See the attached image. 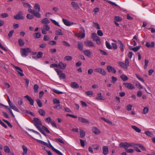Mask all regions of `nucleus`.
<instances>
[{
	"instance_id": "nucleus-1",
	"label": "nucleus",
	"mask_w": 155,
	"mask_h": 155,
	"mask_svg": "<svg viewBox=\"0 0 155 155\" xmlns=\"http://www.w3.org/2000/svg\"><path fill=\"white\" fill-rule=\"evenodd\" d=\"M31 52V50L29 48H21L20 49V52L22 56L25 57L28 55V53Z\"/></svg>"
},
{
	"instance_id": "nucleus-2",
	"label": "nucleus",
	"mask_w": 155,
	"mask_h": 155,
	"mask_svg": "<svg viewBox=\"0 0 155 155\" xmlns=\"http://www.w3.org/2000/svg\"><path fill=\"white\" fill-rule=\"evenodd\" d=\"M33 123L38 129L41 128L40 127L42 126V124L40 120L38 118H34L33 119Z\"/></svg>"
},
{
	"instance_id": "nucleus-3",
	"label": "nucleus",
	"mask_w": 155,
	"mask_h": 155,
	"mask_svg": "<svg viewBox=\"0 0 155 155\" xmlns=\"http://www.w3.org/2000/svg\"><path fill=\"white\" fill-rule=\"evenodd\" d=\"M14 18L16 20L23 19L24 17L23 16V12L20 11L14 16Z\"/></svg>"
},
{
	"instance_id": "nucleus-4",
	"label": "nucleus",
	"mask_w": 155,
	"mask_h": 155,
	"mask_svg": "<svg viewBox=\"0 0 155 155\" xmlns=\"http://www.w3.org/2000/svg\"><path fill=\"white\" fill-rule=\"evenodd\" d=\"M50 28V26L48 25H44L43 27L41 28L42 33L43 34H47L46 31H48Z\"/></svg>"
},
{
	"instance_id": "nucleus-5",
	"label": "nucleus",
	"mask_w": 155,
	"mask_h": 155,
	"mask_svg": "<svg viewBox=\"0 0 155 155\" xmlns=\"http://www.w3.org/2000/svg\"><path fill=\"white\" fill-rule=\"evenodd\" d=\"M94 71L96 72L100 73L103 75H106V71L103 69L100 68H97L94 69Z\"/></svg>"
},
{
	"instance_id": "nucleus-6",
	"label": "nucleus",
	"mask_w": 155,
	"mask_h": 155,
	"mask_svg": "<svg viewBox=\"0 0 155 155\" xmlns=\"http://www.w3.org/2000/svg\"><path fill=\"white\" fill-rule=\"evenodd\" d=\"M49 143L48 147H50L54 152L58 154L59 155H63L62 153L58 150L55 149L51 144L49 140H48Z\"/></svg>"
},
{
	"instance_id": "nucleus-7",
	"label": "nucleus",
	"mask_w": 155,
	"mask_h": 155,
	"mask_svg": "<svg viewBox=\"0 0 155 155\" xmlns=\"http://www.w3.org/2000/svg\"><path fill=\"white\" fill-rule=\"evenodd\" d=\"M15 69L16 70V71L18 73V75L21 77H23L24 76L23 74V71L22 69L20 67L18 66H15Z\"/></svg>"
},
{
	"instance_id": "nucleus-8",
	"label": "nucleus",
	"mask_w": 155,
	"mask_h": 155,
	"mask_svg": "<svg viewBox=\"0 0 155 155\" xmlns=\"http://www.w3.org/2000/svg\"><path fill=\"white\" fill-rule=\"evenodd\" d=\"M62 21L64 24L67 26H70L75 24L73 22L69 21L67 19L64 18L62 19Z\"/></svg>"
},
{
	"instance_id": "nucleus-9",
	"label": "nucleus",
	"mask_w": 155,
	"mask_h": 155,
	"mask_svg": "<svg viewBox=\"0 0 155 155\" xmlns=\"http://www.w3.org/2000/svg\"><path fill=\"white\" fill-rule=\"evenodd\" d=\"M107 69L109 72H112L114 74L116 73V71L115 69L113 67L110 65H108L107 66Z\"/></svg>"
},
{
	"instance_id": "nucleus-10",
	"label": "nucleus",
	"mask_w": 155,
	"mask_h": 155,
	"mask_svg": "<svg viewBox=\"0 0 155 155\" xmlns=\"http://www.w3.org/2000/svg\"><path fill=\"white\" fill-rule=\"evenodd\" d=\"M24 97L28 101L30 105H33L34 101L33 99L30 97L28 95L25 96Z\"/></svg>"
},
{
	"instance_id": "nucleus-11",
	"label": "nucleus",
	"mask_w": 155,
	"mask_h": 155,
	"mask_svg": "<svg viewBox=\"0 0 155 155\" xmlns=\"http://www.w3.org/2000/svg\"><path fill=\"white\" fill-rule=\"evenodd\" d=\"M84 44L86 46L88 47L94 46V44L91 41H85L84 42Z\"/></svg>"
},
{
	"instance_id": "nucleus-12",
	"label": "nucleus",
	"mask_w": 155,
	"mask_h": 155,
	"mask_svg": "<svg viewBox=\"0 0 155 155\" xmlns=\"http://www.w3.org/2000/svg\"><path fill=\"white\" fill-rule=\"evenodd\" d=\"M123 85H124L125 87L130 89H133L135 88L134 86L130 83H124Z\"/></svg>"
},
{
	"instance_id": "nucleus-13",
	"label": "nucleus",
	"mask_w": 155,
	"mask_h": 155,
	"mask_svg": "<svg viewBox=\"0 0 155 155\" xmlns=\"http://www.w3.org/2000/svg\"><path fill=\"white\" fill-rule=\"evenodd\" d=\"M58 65V67L63 70L67 66L65 63H64L62 61L59 62Z\"/></svg>"
},
{
	"instance_id": "nucleus-14",
	"label": "nucleus",
	"mask_w": 155,
	"mask_h": 155,
	"mask_svg": "<svg viewBox=\"0 0 155 155\" xmlns=\"http://www.w3.org/2000/svg\"><path fill=\"white\" fill-rule=\"evenodd\" d=\"M71 4L73 8L75 10H77L79 8L78 4L75 2H72Z\"/></svg>"
},
{
	"instance_id": "nucleus-15",
	"label": "nucleus",
	"mask_w": 155,
	"mask_h": 155,
	"mask_svg": "<svg viewBox=\"0 0 155 155\" xmlns=\"http://www.w3.org/2000/svg\"><path fill=\"white\" fill-rule=\"evenodd\" d=\"M43 53L41 52H39L38 53V54L36 56H33L32 58L35 59L37 60L38 58H41L43 55Z\"/></svg>"
},
{
	"instance_id": "nucleus-16",
	"label": "nucleus",
	"mask_w": 155,
	"mask_h": 155,
	"mask_svg": "<svg viewBox=\"0 0 155 155\" xmlns=\"http://www.w3.org/2000/svg\"><path fill=\"white\" fill-rule=\"evenodd\" d=\"M79 121L82 123H86L87 124L89 123V121L81 117H78Z\"/></svg>"
},
{
	"instance_id": "nucleus-17",
	"label": "nucleus",
	"mask_w": 155,
	"mask_h": 155,
	"mask_svg": "<svg viewBox=\"0 0 155 155\" xmlns=\"http://www.w3.org/2000/svg\"><path fill=\"white\" fill-rule=\"evenodd\" d=\"M155 44L153 41H152L150 43L148 42H146V46L148 48H153Z\"/></svg>"
},
{
	"instance_id": "nucleus-18",
	"label": "nucleus",
	"mask_w": 155,
	"mask_h": 155,
	"mask_svg": "<svg viewBox=\"0 0 155 155\" xmlns=\"http://www.w3.org/2000/svg\"><path fill=\"white\" fill-rule=\"evenodd\" d=\"M84 54L85 56L88 57H90L91 54V52L88 50H86L83 51Z\"/></svg>"
},
{
	"instance_id": "nucleus-19",
	"label": "nucleus",
	"mask_w": 155,
	"mask_h": 155,
	"mask_svg": "<svg viewBox=\"0 0 155 155\" xmlns=\"http://www.w3.org/2000/svg\"><path fill=\"white\" fill-rule=\"evenodd\" d=\"M92 132L96 134H99L100 133V131L96 127H93L92 129Z\"/></svg>"
},
{
	"instance_id": "nucleus-20",
	"label": "nucleus",
	"mask_w": 155,
	"mask_h": 155,
	"mask_svg": "<svg viewBox=\"0 0 155 155\" xmlns=\"http://www.w3.org/2000/svg\"><path fill=\"white\" fill-rule=\"evenodd\" d=\"M103 150V153L104 155H106L107 154L108 151V148L107 146H104L102 148Z\"/></svg>"
},
{
	"instance_id": "nucleus-21",
	"label": "nucleus",
	"mask_w": 155,
	"mask_h": 155,
	"mask_svg": "<svg viewBox=\"0 0 155 155\" xmlns=\"http://www.w3.org/2000/svg\"><path fill=\"white\" fill-rule=\"evenodd\" d=\"M31 137L32 138L34 139L35 140H36V141L38 142H39L41 143V144L44 145L47 147H48V144L47 143L45 142L44 141H42L41 140L38 139H36Z\"/></svg>"
},
{
	"instance_id": "nucleus-22",
	"label": "nucleus",
	"mask_w": 155,
	"mask_h": 155,
	"mask_svg": "<svg viewBox=\"0 0 155 155\" xmlns=\"http://www.w3.org/2000/svg\"><path fill=\"white\" fill-rule=\"evenodd\" d=\"M78 49L81 51H83V45L82 42H78Z\"/></svg>"
},
{
	"instance_id": "nucleus-23",
	"label": "nucleus",
	"mask_w": 155,
	"mask_h": 155,
	"mask_svg": "<svg viewBox=\"0 0 155 155\" xmlns=\"http://www.w3.org/2000/svg\"><path fill=\"white\" fill-rule=\"evenodd\" d=\"M117 41L119 45V48L120 50L122 51H124V48L123 44L120 40H118Z\"/></svg>"
},
{
	"instance_id": "nucleus-24",
	"label": "nucleus",
	"mask_w": 155,
	"mask_h": 155,
	"mask_svg": "<svg viewBox=\"0 0 155 155\" xmlns=\"http://www.w3.org/2000/svg\"><path fill=\"white\" fill-rule=\"evenodd\" d=\"M119 146L120 147L124 148L125 149V150L127 149V144H125V142L124 143H120L119 144Z\"/></svg>"
},
{
	"instance_id": "nucleus-25",
	"label": "nucleus",
	"mask_w": 155,
	"mask_h": 155,
	"mask_svg": "<svg viewBox=\"0 0 155 155\" xmlns=\"http://www.w3.org/2000/svg\"><path fill=\"white\" fill-rule=\"evenodd\" d=\"M71 87L73 88H77L79 87L78 84L76 82H72L71 84Z\"/></svg>"
},
{
	"instance_id": "nucleus-26",
	"label": "nucleus",
	"mask_w": 155,
	"mask_h": 155,
	"mask_svg": "<svg viewBox=\"0 0 155 155\" xmlns=\"http://www.w3.org/2000/svg\"><path fill=\"white\" fill-rule=\"evenodd\" d=\"M22 149L23 150V153L22 155H25L27 154L28 149L24 145H22Z\"/></svg>"
},
{
	"instance_id": "nucleus-27",
	"label": "nucleus",
	"mask_w": 155,
	"mask_h": 155,
	"mask_svg": "<svg viewBox=\"0 0 155 155\" xmlns=\"http://www.w3.org/2000/svg\"><path fill=\"white\" fill-rule=\"evenodd\" d=\"M131 127L137 133H140L141 132V130L138 127L132 125L131 126Z\"/></svg>"
},
{
	"instance_id": "nucleus-28",
	"label": "nucleus",
	"mask_w": 155,
	"mask_h": 155,
	"mask_svg": "<svg viewBox=\"0 0 155 155\" xmlns=\"http://www.w3.org/2000/svg\"><path fill=\"white\" fill-rule=\"evenodd\" d=\"M97 95L98 96L96 97V99L101 100H104L105 99L104 97L101 96V93L97 94Z\"/></svg>"
},
{
	"instance_id": "nucleus-29",
	"label": "nucleus",
	"mask_w": 155,
	"mask_h": 155,
	"mask_svg": "<svg viewBox=\"0 0 155 155\" xmlns=\"http://www.w3.org/2000/svg\"><path fill=\"white\" fill-rule=\"evenodd\" d=\"M38 12H36V11L33 13V14L37 18H40L41 17V15Z\"/></svg>"
},
{
	"instance_id": "nucleus-30",
	"label": "nucleus",
	"mask_w": 155,
	"mask_h": 155,
	"mask_svg": "<svg viewBox=\"0 0 155 155\" xmlns=\"http://www.w3.org/2000/svg\"><path fill=\"white\" fill-rule=\"evenodd\" d=\"M118 64L122 68H124V69H127V68L126 66V64H125L124 63V62L119 61L118 62Z\"/></svg>"
},
{
	"instance_id": "nucleus-31",
	"label": "nucleus",
	"mask_w": 155,
	"mask_h": 155,
	"mask_svg": "<svg viewBox=\"0 0 155 155\" xmlns=\"http://www.w3.org/2000/svg\"><path fill=\"white\" fill-rule=\"evenodd\" d=\"M41 22L43 24H47L50 23V21L47 18H45L42 19Z\"/></svg>"
},
{
	"instance_id": "nucleus-32",
	"label": "nucleus",
	"mask_w": 155,
	"mask_h": 155,
	"mask_svg": "<svg viewBox=\"0 0 155 155\" xmlns=\"http://www.w3.org/2000/svg\"><path fill=\"white\" fill-rule=\"evenodd\" d=\"M79 132L80 135V137L81 138H83L85 137V133L84 131L82 130L81 129H79Z\"/></svg>"
},
{
	"instance_id": "nucleus-33",
	"label": "nucleus",
	"mask_w": 155,
	"mask_h": 155,
	"mask_svg": "<svg viewBox=\"0 0 155 155\" xmlns=\"http://www.w3.org/2000/svg\"><path fill=\"white\" fill-rule=\"evenodd\" d=\"M34 9L36 11L40 12V8L39 5L37 3L35 4L34 6Z\"/></svg>"
},
{
	"instance_id": "nucleus-34",
	"label": "nucleus",
	"mask_w": 155,
	"mask_h": 155,
	"mask_svg": "<svg viewBox=\"0 0 155 155\" xmlns=\"http://www.w3.org/2000/svg\"><path fill=\"white\" fill-rule=\"evenodd\" d=\"M101 119L104 121L105 122H107V123H108V124L112 125H113V123L110 120H109L107 119H105L104 117H102L101 118Z\"/></svg>"
},
{
	"instance_id": "nucleus-35",
	"label": "nucleus",
	"mask_w": 155,
	"mask_h": 155,
	"mask_svg": "<svg viewBox=\"0 0 155 155\" xmlns=\"http://www.w3.org/2000/svg\"><path fill=\"white\" fill-rule=\"evenodd\" d=\"M33 36L36 38H39L41 37V34L39 32H36L33 34Z\"/></svg>"
},
{
	"instance_id": "nucleus-36",
	"label": "nucleus",
	"mask_w": 155,
	"mask_h": 155,
	"mask_svg": "<svg viewBox=\"0 0 155 155\" xmlns=\"http://www.w3.org/2000/svg\"><path fill=\"white\" fill-rule=\"evenodd\" d=\"M18 43L19 45L20 46H23L25 44V43L23 40L22 39H19L18 40Z\"/></svg>"
},
{
	"instance_id": "nucleus-37",
	"label": "nucleus",
	"mask_w": 155,
	"mask_h": 155,
	"mask_svg": "<svg viewBox=\"0 0 155 155\" xmlns=\"http://www.w3.org/2000/svg\"><path fill=\"white\" fill-rule=\"evenodd\" d=\"M129 48L131 50H132L134 52H136L140 48V46H137L136 47L132 48H130V47H129Z\"/></svg>"
},
{
	"instance_id": "nucleus-38",
	"label": "nucleus",
	"mask_w": 155,
	"mask_h": 155,
	"mask_svg": "<svg viewBox=\"0 0 155 155\" xmlns=\"http://www.w3.org/2000/svg\"><path fill=\"white\" fill-rule=\"evenodd\" d=\"M124 81H127L128 78L127 76L124 74H122L120 77Z\"/></svg>"
},
{
	"instance_id": "nucleus-39",
	"label": "nucleus",
	"mask_w": 155,
	"mask_h": 155,
	"mask_svg": "<svg viewBox=\"0 0 155 155\" xmlns=\"http://www.w3.org/2000/svg\"><path fill=\"white\" fill-rule=\"evenodd\" d=\"M135 84L136 86L138 87L140 89H142L143 88L142 86L137 81H135Z\"/></svg>"
},
{
	"instance_id": "nucleus-40",
	"label": "nucleus",
	"mask_w": 155,
	"mask_h": 155,
	"mask_svg": "<svg viewBox=\"0 0 155 155\" xmlns=\"http://www.w3.org/2000/svg\"><path fill=\"white\" fill-rule=\"evenodd\" d=\"M38 88L39 86L37 84H35L34 85L33 88L35 92L37 93L38 92Z\"/></svg>"
},
{
	"instance_id": "nucleus-41",
	"label": "nucleus",
	"mask_w": 155,
	"mask_h": 155,
	"mask_svg": "<svg viewBox=\"0 0 155 155\" xmlns=\"http://www.w3.org/2000/svg\"><path fill=\"white\" fill-rule=\"evenodd\" d=\"M4 149L5 152L6 153H9L10 152V149L8 146H5L4 147Z\"/></svg>"
},
{
	"instance_id": "nucleus-42",
	"label": "nucleus",
	"mask_w": 155,
	"mask_h": 155,
	"mask_svg": "<svg viewBox=\"0 0 155 155\" xmlns=\"http://www.w3.org/2000/svg\"><path fill=\"white\" fill-rule=\"evenodd\" d=\"M36 101L39 107H42V104L40 99H37L36 100Z\"/></svg>"
},
{
	"instance_id": "nucleus-43",
	"label": "nucleus",
	"mask_w": 155,
	"mask_h": 155,
	"mask_svg": "<svg viewBox=\"0 0 155 155\" xmlns=\"http://www.w3.org/2000/svg\"><path fill=\"white\" fill-rule=\"evenodd\" d=\"M125 144H127V148L130 147H134L135 144L133 143H129L127 142H125Z\"/></svg>"
},
{
	"instance_id": "nucleus-44",
	"label": "nucleus",
	"mask_w": 155,
	"mask_h": 155,
	"mask_svg": "<svg viewBox=\"0 0 155 155\" xmlns=\"http://www.w3.org/2000/svg\"><path fill=\"white\" fill-rule=\"evenodd\" d=\"M38 113L42 116H44L45 115V112L42 109H40L38 110Z\"/></svg>"
},
{
	"instance_id": "nucleus-45",
	"label": "nucleus",
	"mask_w": 155,
	"mask_h": 155,
	"mask_svg": "<svg viewBox=\"0 0 155 155\" xmlns=\"http://www.w3.org/2000/svg\"><path fill=\"white\" fill-rule=\"evenodd\" d=\"M64 59L67 61H70L72 60V57L71 56H66L64 57Z\"/></svg>"
},
{
	"instance_id": "nucleus-46",
	"label": "nucleus",
	"mask_w": 155,
	"mask_h": 155,
	"mask_svg": "<svg viewBox=\"0 0 155 155\" xmlns=\"http://www.w3.org/2000/svg\"><path fill=\"white\" fill-rule=\"evenodd\" d=\"M23 4L25 8H31V5L28 3L23 2Z\"/></svg>"
},
{
	"instance_id": "nucleus-47",
	"label": "nucleus",
	"mask_w": 155,
	"mask_h": 155,
	"mask_svg": "<svg viewBox=\"0 0 155 155\" xmlns=\"http://www.w3.org/2000/svg\"><path fill=\"white\" fill-rule=\"evenodd\" d=\"M94 41H96L97 44L99 45L101 43V41L100 38L98 37L97 38H95Z\"/></svg>"
},
{
	"instance_id": "nucleus-48",
	"label": "nucleus",
	"mask_w": 155,
	"mask_h": 155,
	"mask_svg": "<svg viewBox=\"0 0 155 155\" xmlns=\"http://www.w3.org/2000/svg\"><path fill=\"white\" fill-rule=\"evenodd\" d=\"M105 45L107 48L110 49H112V47L108 43L107 41H106L105 42Z\"/></svg>"
},
{
	"instance_id": "nucleus-49",
	"label": "nucleus",
	"mask_w": 155,
	"mask_h": 155,
	"mask_svg": "<svg viewBox=\"0 0 155 155\" xmlns=\"http://www.w3.org/2000/svg\"><path fill=\"white\" fill-rule=\"evenodd\" d=\"M144 133L146 135L149 137H151L153 135L152 133L151 132L149 131H146Z\"/></svg>"
},
{
	"instance_id": "nucleus-50",
	"label": "nucleus",
	"mask_w": 155,
	"mask_h": 155,
	"mask_svg": "<svg viewBox=\"0 0 155 155\" xmlns=\"http://www.w3.org/2000/svg\"><path fill=\"white\" fill-rule=\"evenodd\" d=\"M53 103L54 104H59L60 101L56 98H54L53 100Z\"/></svg>"
},
{
	"instance_id": "nucleus-51",
	"label": "nucleus",
	"mask_w": 155,
	"mask_h": 155,
	"mask_svg": "<svg viewBox=\"0 0 155 155\" xmlns=\"http://www.w3.org/2000/svg\"><path fill=\"white\" fill-rule=\"evenodd\" d=\"M2 120L7 124L8 127H9L10 128H12V125L10 123V122L6 120H5L4 119H3Z\"/></svg>"
},
{
	"instance_id": "nucleus-52",
	"label": "nucleus",
	"mask_w": 155,
	"mask_h": 155,
	"mask_svg": "<svg viewBox=\"0 0 155 155\" xmlns=\"http://www.w3.org/2000/svg\"><path fill=\"white\" fill-rule=\"evenodd\" d=\"M2 120L7 124L8 127H9L10 128H12V125L10 123V122L6 120H5L4 119H3Z\"/></svg>"
},
{
	"instance_id": "nucleus-53",
	"label": "nucleus",
	"mask_w": 155,
	"mask_h": 155,
	"mask_svg": "<svg viewBox=\"0 0 155 155\" xmlns=\"http://www.w3.org/2000/svg\"><path fill=\"white\" fill-rule=\"evenodd\" d=\"M135 75L136 77L137 78L139 79L140 81H141L143 82H144V80H143L142 78L141 77L140 75L137 74H136Z\"/></svg>"
},
{
	"instance_id": "nucleus-54",
	"label": "nucleus",
	"mask_w": 155,
	"mask_h": 155,
	"mask_svg": "<svg viewBox=\"0 0 155 155\" xmlns=\"http://www.w3.org/2000/svg\"><path fill=\"white\" fill-rule=\"evenodd\" d=\"M23 102L22 99L21 97L18 98V104L20 106L22 104Z\"/></svg>"
},
{
	"instance_id": "nucleus-55",
	"label": "nucleus",
	"mask_w": 155,
	"mask_h": 155,
	"mask_svg": "<svg viewBox=\"0 0 155 155\" xmlns=\"http://www.w3.org/2000/svg\"><path fill=\"white\" fill-rule=\"evenodd\" d=\"M93 26L96 28L97 29H100V26L98 23H97L93 22Z\"/></svg>"
},
{
	"instance_id": "nucleus-56",
	"label": "nucleus",
	"mask_w": 155,
	"mask_h": 155,
	"mask_svg": "<svg viewBox=\"0 0 155 155\" xmlns=\"http://www.w3.org/2000/svg\"><path fill=\"white\" fill-rule=\"evenodd\" d=\"M137 144L138 145V147L140 148L142 150L144 151L146 150V148L143 145L139 143Z\"/></svg>"
},
{
	"instance_id": "nucleus-57",
	"label": "nucleus",
	"mask_w": 155,
	"mask_h": 155,
	"mask_svg": "<svg viewBox=\"0 0 155 155\" xmlns=\"http://www.w3.org/2000/svg\"><path fill=\"white\" fill-rule=\"evenodd\" d=\"M59 77L61 80L64 79L65 78V75L64 73H62L59 75Z\"/></svg>"
},
{
	"instance_id": "nucleus-58",
	"label": "nucleus",
	"mask_w": 155,
	"mask_h": 155,
	"mask_svg": "<svg viewBox=\"0 0 155 155\" xmlns=\"http://www.w3.org/2000/svg\"><path fill=\"white\" fill-rule=\"evenodd\" d=\"M148 108L147 107H145L143 109V114H147L148 112Z\"/></svg>"
},
{
	"instance_id": "nucleus-59",
	"label": "nucleus",
	"mask_w": 155,
	"mask_h": 155,
	"mask_svg": "<svg viewBox=\"0 0 155 155\" xmlns=\"http://www.w3.org/2000/svg\"><path fill=\"white\" fill-rule=\"evenodd\" d=\"M134 147L135 148V150L137 152H141V150L138 148V147L137 144H135Z\"/></svg>"
},
{
	"instance_id": "nucleus-60",
	"label": "nucleus",
	"mask_w": 155,
	"mask_h": 155,
	"mask_svg": "<svg viewBox=\"0 0 155 155\" xmlns=\"http://www.w3.org/2000/svg\"><path fill=\"white\" fill-rule=\"evenodd\" d=\"M0 16L2 18H3L8 17V15L7 13H3L1 14Z\"/></svg>"
},
{
	"instance_id": "nucleus-61",
	"label": "nucleus",
	"mask_w": 155,
	"mask_h": 155,
	"mask_svg": "<svg viewBox=\"0 0 155 155\" xmlns=\"http://www.w3.org/2000/svg\"><path fill=\"white\" fill-rule=\"evenodd\" d=\"M92 38H93V40L97 38L98 36L97 35L96 33H94L92 34Z\"/></svg>"
},
{
	"instance_id": "nucleus-62",
	"label": "nucleus",
	"mask_w": 155,
	"mask_h": 155,
	"mask_svg": "<svg viewBox=\"0 0 155 155\" xmlns=\"http://www.w3.org/2000/svg\"><path fill=\"white\" fill-rule=\"evenodd\" d=\"M42 129L45 130L47 133L49 134L50 133V131L48 130L47 127L45 126H43L42 127Z\"/></svg>"
},
{
	"instance_id": "nucleus-63",
	"label": "nucleus",
	"mask_w": 155,
	"mask_h": 155,
	"mask_svg": "<svg viewBox=\"0 0 155 155\" xmlns=\"http://www.w3.org/2000/svg\"><path fill=\"white\" fill-rule=\"evenodd\" d=\"M132 107V105L130 104L126 106V109L128 111H130L131 110Z\"/></svg>"
},
{
	"instance_id": "nucleus-64",
	"label": "nucleus",
	"mask_w": 155,
	"mask_h": 155,
	"mask_svg": "<svg viewBox=\"0 0 155 155\" xmlns=\"http://www.w3.org/2000/svg\"><path fill=\"white\" fill-rule=\"evenodd\" d=\"M114 20L116 21H122V19L119 16H117L115 17Z\"/></svg>"
}]
</instances>
